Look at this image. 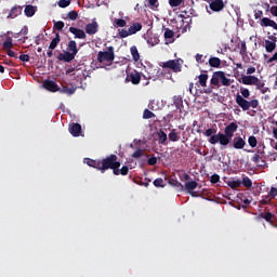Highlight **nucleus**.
<instances>
[{
    "label": "nucleus",
    "instance_id": "obj_1",
    "mask_svg": "<svg viewBox=\"0 0 277 277\" xmlns=\"http://www.w3.org/2000/svg\"><path fill=\"white\" fill-rule=\"evenodd\" d=\"M237 129H239L237 122H230L225 127L224 133L219 132L216 135L211 136L208 142L213 145L220 144L223 148H226V146H228L233 141Z\"/></svg>",
    "mask_w": 277,
    "mask_h": 277
},
{
    "label": "nucleus",
    "instance_id": "obj_2",
    "mask_svg": "<svg viewBox=\"0 0 277 277\" xmlns=\"http://www.w3.org/2000/svg\"><path fill=\"white\" fill-rule=\"evenodd\" d=\"M120 161L118 160V156L111 154L107 156L100 162V172L105 173L107 170H113V174L116 172L117 168H120Z\"/></svg>",
    "mask_w": 277,
    "mask_h": 277
},
{
    "label": "nucleus",
    "instance_id": "obj_3",
    "mask_svg": "<svg viewBox=\"0 0 277 277\" xmlns=\"http://www.w3.org/2000/svg\"><path fill=\"white\" fill-rule=\"evenodd\" d=\"M116 60V54L114 53V47H108L107 51H100L97 53V62L100 64H111Z\"/></svg>",
    "mask_w": 277,
    "mask_h": 277
},
{
    "label": "nucleus",
    "instance_id": "obj_4",
    "mask_svg": "<svg viewBox=\"0 0 277 277\" xmlns=\"http://www.w3.org/2000/svg\"><path fill=\"white\" fill-rule=\"evenodd\" d=\"M162 68H169L173 72H181L183 67L181 66V62L179 60H170L162 63Z\"/></svg>",
    "mask_w": 277,
    "mask_h": 277
},
{
    "label": "nucleus",
    "instance_id": "obj_5",
    "mask_svg": "<svg viewBox=\"0 0 277 277\" xmlns=\"http://www.w3.org/2000/svg\"><path fill=\"white\" fill-rule=\"evenodd\" d=\"M128 81H131L133 85H140V81H142V74L137 70H133L130 74H128Z\"/></svg>",
    "mask_w": 277,
    "mask_h": 277
},
{
    "label": "nucleus",
    "instance_id": "obj_6",
    "mask_svg": "<svg viewBox=\"0 0 277 277\" xmlns=\"http://www.w3.org/2000/svg\"><path fill=\"white\" fill-rule=\"evenodd\" d=\"M84 31L88 34V36H94L95 34H98V22L93 21L92 23L87 24Z\"/></svg>",
    "mask_w": 277,
    "mask_h": 277
},
{
    "label": "nucleus",
    "instance_id": "obj_7",
    "mask_svg": "<svg viewBox=\"0 0 277 277\" xmlns=\"http://www.w3.org/2000/svg\"><path fill=\"white\" fill-rule=\"evenodd\" d=\"M232 148L242 150V148H246V140L241 136H235L232 143Z\"/></svg>",
    "mask_w": 277,
    "mask_h": 277
},
{
    "label": "nucleus",
    "instance_id": "obj_8",
    "mask_svg": "<svg viewBox=\"0 0 277 277\" xmlns=\"http://www.w3.org/2000/svg\"><path fill=\"white\" fill-rule=\"evenodd\" d=\"M236 103L239 107L242 108V111H248V109H250V102H248V100H246L240 94L236 95Z\"/></svg>",
    "mask_w": 277,
    "mask_h": 277
},
{
    "label": "nucleus",
    "instance_id": "obj_9",
    "mask_svg": "<svg viewBox=\"0 0 277 277\" xmlns=\"http://www.w3.org/2000/svg\"><path fill=\"white\" fill-rule=\"evenodd\" d=\"M209 6L212 12H222L225 8L224 0H212Z\"/></svg>",
    "mask_w": 277,
    "mask_h": 277
},
{
    "label": "nucleus",
    "instance_id": "obj_10",
    "mask_svg": "<svg viewBox=\"0 0 277 277\" xmlns=\"http://www.w3.org/2000/svg\"><path fill=\"white\" fill-rule=\"evenodd\" d=\"M241 83L243 85H254L255 83H259V78L256 76H242Z\"/></svg>",
    "mask_w": 277,
    "mask_h": 277
},
{
    "label": "nucleus",
    "instance_id": "obj_11",
    "mask_svg": "<svg viewBox=\"0 0 277 277\" xmlns=\"http://www.w3.org/2000/svg\"><path fill=\"white\" fill-rule=\"evenodd\" d=\"M69 32L74 34L75 38H78L79 40H85L87 38L85 31L77 27H69Z\"/></svg>",
    "mask_w": 277,
    "mask_h": 277
},
{
    "label": "nucleus",
    "instance_id": "obj_12",
    "mask_svg": "<svg viewBox=\"0 0 277 277\" xmlns=\"http://www.w3.org/2000/svg\"><path fill=\"white\" fill-rule=\"evenodd\" d=\"M43 88L45 90H48L49 92H58L60 91L57 83H55L53 80L43 81Z\"/></svg>",
    "mask_w": 277,
    "mask_h": 277
},
{
    "label": "nucleus",
    "instance_id": "obj_13",
    "mask_svg": "<svg viewBox=\"0 0 277 277\" xmlns=\"http://www.w3.org/2000/svg\"><path fill=\"white\" fill-rule=\"evenodd\" d=\"M222 74L223 71H214L212 74V78L210 80L211 85H214V88H220V81H222Z\"/></svg>",
    "mask_w": 277,
    "mask_h": 277
},
{
    "label": "nucleus",
    "instance_id": "obj_14",
    "mask_svg": "<svg viewBox=\"0 0 277 277\" xmlns=\"http://www.w3.org/2000/svg\"><path fill=\"white\" fill-rule=\"evenodd\" d=\"M21 14H23V6L15 5L11 9L6 18H16L17 16H21Z\"/></svg>",
    "mask_w": 277,
    "mask_h": 277
},
{
    "label": "nucleus",
    "instance_id": "obj_15",
    "mask_svg": "<svg viewBox=\"0 0 277 277\" xmlns=\"http://www.w3.org/2000/svg\"><path fill=\"white\" fill-rule=\"evenodd\" d=\"M271 40H265V49H266V53H274V51H276V37H269Z\"/></svg>",
    "mask_w": 277,
    "mask_h": 277
},
{
    "label": "nucleus",
    "instance_id": "obj_16",
    "mask_svg": "<svg viewBox=\"0 0 277 277\" xmlns=\"http://www.w3.org/2000/svg\"><path fill=\"white\" fill-rule=\"evenodd\" d=\"M75 54H71L70 52H65V53H60L57 56V60L60 62H66V63H70L72 62V60H75Z\"/></svg>",
    "mask_w": 277,
    "mask_h": 277
},
{
    "label": "nucleus",
    "instance_id": "obj_17",
    "mask_svg": "<svg viewBox=\"0 0 277 277\" xmlns=\"http://www.w3.org/2000/svg\"><path fill=\"white\" fill-rule=\"evenodd\" d=\"M258 217L259 220H265L268 224H274V214L272 212H261Z\"/></svg>",
    "mask_w": 277,
    "mask_h": 277
},
{
    "label": "nucleus",
    "instance_id": "obj_18",
    "mask_svg": "<svg viewBox=\"0 0 277 277\" xmlns=\"http://www.w3.org/2000/svg\"><path fill=\"white\" fill-rule=\"evenodd\" d=\"M69 133H71V135L74 137H79L81 135V124L79 123H74L70 128H69Z\"/></svg>",
    "mask_w": 277,
    "mask_h": 277
},
{
    "label": "nucleus",
    "instance_id": "obj_19",
    "mask_svg": "<svg viewBox=\"0 0 277 277\" xmlns=\"http://www.w3.org/2000/svg\"><path fill=\"white\" fill-rule=\"evenodd\" d=\"M67 52L77 56V54L79 53V49H77V41L71 40V41L68 42Z\"/></svg>",
    "mask_w": 277,
    "mask_h": 277
},
{
    "label": "nucleus",
    "instance_id": "obj_20",
    "mask_svg": "<svg viewBox=\"0 0 277 277\" xmlns=\"http://www.w3.org/2000/svg\"><path fill=\"white\" fill-rule=\"evenodd\" d=\"M60 42H62V37H60V32H56L55 38L52 39V41L50 42V45H49L50 51H55Z\"/></svg>",
    "mask_w": 277,
    "mask_h": 277
},
{
    "label": "nucleus",
    "instance_id": "obj_21",
    "mask_svg": "<svg viewBox=\"0 0 277 277\" xmlns=\"http://www.w3.org/2000/svg\"><path fill=\"white\" fill-rule=\"evenodd\" d=\"M128 29L130 31V36H133L137 34V31H142V23L136 22L132 24Z\"/></svg>",
    "mask_w": 277,
    "mask_h": 277
},
{
    "label": "nucleus",
    "instance_id": "obj_22",
    "mask_svg": "<svg viewBox=\"0 0 277 277\" xmlns=\"http://www.w3.org/2000/svg\"><path fill=\"white\" fill-rule=\"evenodd\" d=\"M115 176H127V174H129V167L128 166H123L121 169L120 167H117V169L115 170Z\"/></svg>",
    "mask_w": 277,
    "mask_h": 277
},
{
    "label": "nucleus",
    "instance_id": "obj_23",
    "mask_svg": "<svg viewBox=\"0 0 277 277\" xmlns=\"http://www.w3.org/2000/svg\"><path fill=\"white\" fill-rule=\"evenodd\" d=\"M85 163L90 166V168H95L101 171V160H94L91 158L85 159Z\"/></svg>",
    "mask_w": 277,
    "mask_h": 277
},
{
    "label": "nucleus",
    "instance_id": "obj_24",
    "mask_svg": "<svg viewBox=\"0 0 277 277\" xmlns=\"http://www.w3.org/2000/svg\"><path fill=\"white\" fill-rule=\"evenodd\" d=\"M209 65L211 66V68H220V66H222V60H220V57H210L209 58Z\"/></svg>",
    "mask_w": 277,
    "mask_h": 277
},
{
    "label": "nucleus",
    "instance_id": "obj_25",
    "mask_svg": "<svg viewBox=\"0 0 277 277\" xmlns=\"http://www.w3.org/2000/svg\"><path fill=\"white\" fill-rule=\"evenodd\" d=\"M157 135H158V142H159V144H162V145H167L168 143H166V142H168V134H166L164 132H163V130H159L158 131V133H157Z\"/></svg>",
    "mask_w": 277,
    "mask_h": 277
},
{
    "label": "nucleus",
    "instance_id": "obj_26",
    "mask_svg": "<svg viewBox=\"0 0 277 277\" xmlns=\"http://www.w3.org/2000/svg\"><path fill=\"white\" fill-rule=\"evenodd\" d=\"M251 161H253V163H256L261 168H263V166H265V159L263 158V156H261L259 154H254ZM259 163H261V164H259Z\"/></svg>",
    "mask_w": 277,
    "mask_h": 277
},
{
    "label": "nucleus",
    "instance_id": "obj_27",
    "mask_svg": "<svg viewBox=\"0 0 277 277\" xmlns=\"http://www.w3.org/2000/svg\"><path fill=\"white\" fill-rule=\"evenodd\" d=\"M198 83L201 88H207V81H209V75L208 74H201L198 76Z\"/></svg>",
    "mask_w": 277,
    "mask_h": 277
},
{
    "label": "nucleus",
    "instance_id": "obj_28",
    "mask_svg": "<svg viewBox=\"0 0 277 277\" xmlns=\"http://www.w3.org/2000/svg\"><path fill=\"white\" fill-rule=\"evenodd\" d=\"M169 185H171L172 187H176L177 189H180V192H183L184 189L183 184L175 180L174 177L169 179Z\"/></svg>",
    "mask_w": 277,
    "mask_h": 277
},
{
    "label": "nucleus",
    "instance_id": "obj_29",
    "mask_svg": "<svg viewBox=\"0 0 277 277\" xmlns=\"http://www.w3.org/2000/svg\"><path fill=\"white\" fill-rule=\"evenodd\" d=\"M147 8L154 12H159V0H148Z\"/></svg>",
    "mask_w": 277,
    "mask_h": 277
},
{
    "label": "nucleus",
    "instance_id": "obj_30",
    "mask_svg": "<svg viewBox=\"0 0 277 277\" xmlns=\"http://www.w3.org/2000/svg\"><path fill=\"white\" fill-rule=\"evenodd\" d=\"M130 53H131L132 60H133L134 62H137V61L140 60V51H137V47L132 45V47L130 48Z\"/></svg>",
    "mask_w": 277,
    "mask_h": 277
},
{
    "label": "nucleus",
    "instance_id": "obj_31",
    "mask_svg": "<svg viewBox=\"0 0 277 277\" xmlns=\"http://www.w3.org/2000/svg\"><path fill=\"white\" fill-rule=\"evenodd\" d=\"M198 187V182L190 181L185 183V189L186 192H194Z\"/></svg>",
    "mask_w": 277,
    "mask_h": 277
},
{
    "label": "nucleus",
    "instance_id": "obj_32",
    "mask_svg": "<svg viewBox=\"0 0 277 277\" xmlns=\"http://www.w3.org/2000/svg\"><path fill=\"white\" fill-rule=\"evenodd\" d=\"M228 187H230V189H237L239 187H241V181L240 180H230L227 182Z\"/></svg>",
    "mask_w": 277,
    "mask_h": 277
},
{
    "label": "nucleus",
    "instance_id": "obj_33",
    "mask_svg": "<svg viewBox=\"0 0 277 277\" xmlns=\"http://www.w3.org/2000/svg\"><path fill=\"white\" fill-rule=\"evenodd\" d=\"M24 12L26 16L31 17L34 16V14H36V8H34V5L28 4L25 6Z\"/></svg>",
    "mask_w": 277,
    "mask_h": 277
},
{
    "label": "nucleus",
    "instance_id": "obj_34",
    "mask_svg": "<svg viewBox=\"0 0 277 277\" xmlns=\"http://www.w3.org/2000/svg\"><path fill=\"white\" fill-rule=\"evenodd\" d=\"M14 44L12 43V37H6V40L2 43V49L9 51Z\"/></svg>",
    "mask_w": 277,
    "mask_h": 277
},
{
    "label": "nucleus",
    "instance_id": "obj_35",
    "mask_svg": "<svg viewBox=\"0 0 277 277\" xmlns=\"http://www.w3.org/2000/svg\"><path fill=\"white\" fill-rule=\"evenodd\" d=\"M173 105L181 111L183 109V97H174Z\"/></svg>",
    "mask_w": 277,
    "mask_h": 277
},
{
    "label": "nucleus",
    "instance_id": "obj_36",
    "mask_svg": "<svg viewBox=\"0 0 277 277\" xmlns=\"http://www.w3.org/2000/svg\"><path fill=\"white\" fill-rule=\"evenodd\" d=\"M150 118H156V115L155 113L150 111L148 108H146L144 111H143V119L144 120H150Z\"/></svg>",
    "mask_w": 277,
    "mask_h": 277
},
{
    "label": "nucleus",
    "instance_id": "obj_37",
    "mask_svg": "<svg viewBox=\"0 0 277 277\" xmlns=\"http://www.w3.org/2000/svg\"><path fill=\"white\" fill-rule=\"evenodd\" d=\"M221 83H222V85L228 87V85H230V83H233V80L227 78L226 74L223 71V74L221 76Z\"/></svg>",
    "mask_w": 277,
    "mask_h": 277
},
{
    "label": "nucleus",
    "instance_id": "obj_38",
    "mask_svg": "<svg viewBox=\"0 0 277 277\" xmlns=\"http://www.w3.org/2000/svg\"><path fill=\"white\" fill-rule=\"evenodd\" d=\"M113 25L114 27H127V21L122 18H115Z\"/></svg>",
    "mask_w": 277,
    "mask_h": 277
},
{
    "label": "nucleus",
    "instance_id": "obj_39",
    "mask_svg": "<svg viewBox=\"0 0 277 277\" xmlns=\"http://www.w3.org/2000/svg\"><path fill=\"white\" fill-rule=\"evenodd\" d=\"M170 142H179V133H176V129L171 130L169 133Z\"/></svg>",
    "mask_w": 277,
    "mask_h": 277
},
{
    "label": "nucleus",
    "instance_id": "obj_40",
    "mask_svg": "<svg viewBox=\"0 0 277 277\" xmlns=\"http://www.w3.org/2000/svg\"><path fill=\"white\" fill-rule=\"evenodd\" d=\"M241 185H243V187H247L248 189H250V187H252V180L248 176H245V177H242Z\"/></svg>",
    "mask_w": 277,
    "mask_h": 277
},
{
    "label": "nucleus",
    "instance_id": "obj_41",
    "mask_svg": "<svg viewBox=\"0 0 277 277\" xmlns=\"http://www.w3.org/2000/svg\"><path fill=\"white\" fill-rule=\"evenodd\" d=\"M248 144H249V146H251V148H256V144H259L256 136H254V135L249 136Z\"/></svg>",
    "mask_w": 277,
    "mask_h": 277
},
{
    "label": "nucleus",
    "instance_id": "obj_42",
    "mask_svg": "<svg viewBox=\"0 0 277 277\" xmlns=\"http://www.w3.org/2000/svg\"><path fill=\"white\" fill-rule=\"evenodd\" d=\"M206 137H213V135H217V129L215 128H209L205 132Z\"/></svg>",
    "mask_w": 277,
    "mask_h": 277
},
{
    "label": "nucleus",
    "instance_id": "obj_43",
    "mask_svg": "<svg viewBox=\"0 0 277 277\" xmlns=\"http://www.w3.org/2000/svg\"><path fill=\"white\" fill-rule=\"evenodd\" d=\"M185 0H169V5L171 8H179L180 5H183Z\"/></svg>",
    "mask_w": 277,
    "mask_h": 277
},
{
    "label": "nucleus",
    "instance_id": "obj_44",
    "mask_svg": "<svg viewBox=\"0 0 277 277\" xmlns=\"http://www.w3.org/2000/svg\"><path fill=\"white\" fill-rule=\"evenodd\" d=\"M77 89H75V87L68 88V87H63V89L61 90V92H63V94H75Z\"/></svg>",
    "mask_w": 277,
    "mask_h": 277
},
{
    "label": "nucleus",
    "instance_id": "obj_45",
    "mask_svg": "<svg viewBox=\"0 0 277 277\" xmlns=\"http://www.w3.org/2000/svg\"><path fill=\"white\" fill-rule=\"evenodd\" d=\"M53 23H54L53 29H56L57 31H62V29H64V22H62V21H58V22L53 21Z\"/></svg>",
    "mask_w": 277,
    "mask_h": 277
},
{
    "label": "nucleus",
    "instance_id": "obj_46",
    "mask_svg": "<svg viewBox=\"0 0 277 277\" xmlns=\"http://www.w3.org/2000/svg\"><path fill=\"white\" fill-rule=\"evenodd\" d=\"M164 38H166V40H170V39L174 38V31L171 30L170 28H166Z\"/></svg>",
    "mask_w": 277,
    "mask_h": 277
},
{
    "label": "nucleus",
    "instance_id": "obj_47",
    "mask_svg": "<svg viewBox=\"0 0 277 277\" xmlns=\"http://www.w3.org/2000/svg\"><path fill=\"white\" fill-rule=\"evenodd\" d=\"M154 185L156 187H166V182L163 181V179L158 177L154 181Z\"/></svg>",
    "mask_w": 277,
    "mask_h": 277
},
{
    "label": "nucleus",
    "instance_id": "obj_48",
    "mask_svg": "<svg viewBox=\"0 0 277 277\" xmlns=\"http://www.w3.org/2000/svg\"><path fill=\"white\" fill-rule=\"evenodd\" d=\"M67 17L69 18V21H77V18H79V13H77V11H70L67 14Z\"/></svg>",
    "mask_w": 277,
    "mask_h": 277
},
{
    "label": "nucleus",
    "instance_id": "obj_49",
    "mask_svg": "<svg viewBox=\"0 0 277 277\" xmlns=\"http://www.w3.org/2000/svg\"><path fill=\"white\" fill-rule=\"evenodd\" d=\"M129 36H131L129 29H119V38H129Z\"/></svg>",
    "mask_w": 277,
    "mask_h": 277
},
{
    "label": "nucleus",
    "instance_id": "obj_50",
    "mask_svg": "<svg viewBox=\"0 0 277 277\" xmlns=\"http://www.w3.org/2000/svg\"><path fill=\"white\" fill-rule=\"evenodd\" d=\"M248 53V47L246 45V41L240 42V55H246Z\"/></svg>",
    "mask_w": 277,
    "mask_h": 277
},
{
    "label": "nucleus",
    "instance_id": "obj_51",
    "mask_svg": "<svg viewBox=\"0 0 277 277\" xmlns=\"http://www.w3.org/2000/svg\"><path fill=\"white\" fill-rule=\"evenodd\" d=\"M274 21L273 19H269L268 17H264V18H262V25L264 26V27H272V23H273Z\"/></svg>",
    "mask_w": 277,
    "mask_h": 277
},
{
    "label": "nucleus",
    "instance_id": "obj_52",
    "mask_svg": "<svg viewBox=\"0 0 277 277\" xmlns=\"http://www.w3.org/2000/svg\"><path fill=\"white\" fill-rule=\"evenodd\" d=\"M29 34V28L27 26H23L21 31H19V35L21 36H24V39L27 40V35Z\"/></svg>",
    "mask_w": 277,
    "mask_h": 277
},
{
    "label": "nucleus",
    "instance_id": "obj_53",
    "mask_svg": "<svg viewBox=\"0 0 277 277\" xmlns=\"http://www.w3.org/2000/svg\"><path fill=\"white\" fill-rule=\"evenodd\" d=\"M144 156V151L142 149H137L132 154L133 159H140V157Z\"/></svg>",
    "mask_w": 277,
    "mask_h": 277
},
{
    "label": "nucleus",
    "instance_id": "obj_54",
    "mask_svg": "<svg viewBox=\"0 0 277 277\" xmlns=\"http://www.w3.org/2000/svg\"><path fill=\"white\" fill-rule=\"evenodd\" d=\"M207 60V56L202 55V54H197L196 55V62L198 64H205V61Z\"/></svg>",
    "mask_w": 277,
    "mask_h": 277
},
{
    "label": "nucleus",
    "instance_id": "obj_55",
    "mask_svg": "<svg viewBox=\"0 0 277 277\" xmlns=\"http://www.w3.org/2000/svg\"><path fill=\"white\" fill-rule=\"evenodd\" d=\"M255 155H260V157H265V145L260 146L255 153Z\"/></svg>",
    "mask_w": 277,
    "mask_h": 277
},
{
    "label": "nucleus",
    "instance_id": "obj_56",
    "mask_svg": "<svg viewBox=\"0 0 277 277\" xmlns=\"http://www.w3.org/2000/svg\"><path fill=\"white\" fill-rule=\"evenodd\" d=\"M70 5V0H60L58 8H68Z\"/></svg>",
    "mask_w": 277,
    "mask_h": 277
},
{
    "label": "nucleus",
    "instance_id": "obj_57",
    "mask_svg": "<svg viewBox=\"0 0 277 277\" xmlns=\"http://www.w3.org/2000/svg\"><path fill=\"white\" fill-rule=\"evenodd\" d=\"M250 107H252V109H256V107H259V100H251L249 102V109Z\"/></svg>",
    "mask_w": 277,
    "mask_h": 277
},
{
    "label": "nucleus",
    "instance_id": "obj_58",
    "mask_svg": "<svg viewBox=\"0 0 277 277\" xmlns=\"http://www.w3.org/2000/svg\"><path fill=\"white\" fill-rule=\"evenodd\" d=\"M240 94L242 95V98H250V90L248 89L240 90Z\"/></svg>",
    "mask_w": 277,
    "mask_h": 277
},
{
    "label": "nucleus",
    "instance_id": "obj_59",
    "mask_svg": "<svg viewBox=\"0 0 277 277\" xmlns=\"http://www.w3.org/2000/svg\"><path fill=\"white\" fill-rule=\"evenodd\" d=\"M268 196L274 199L277 196V188L276 187H272L271 190L268 192Z\"/></svg>",
    "mask_w": 277,
    "mask_h": 277
},
{
    "label": "nucleus",
    "instance_id": "obj_60",
    "mask_svg": "<svg viewBox=\"0 0 277 277\" xmlns=\"http://www.w3.org/2000/svg\"><path fill=\"white\" fill-rule=\"evenodd\" d=\"M210 182L213 183V184L220 183V176L217 174L211 175Z\"/></svg>",
    "mask_w": 277,
    "mask_h": 277
},
{
    "label": "nucleus",
    "instance_id": "obj_61",
    "mask_svg": "<svg viewBox=\"0 0 277 277\" xmlns=\"http://www.w3.org/2000/svg\"><path fill=\"white\" fill-rule=\"evenodd\" d=\"M256 87V90H261L262 88H265V82L261 81L259 78H258V82L255 84H253Z\"/></svg>",
    "mask_w": 277,
    "mask_h": 277
},
{
    "label": "nucleus",
    "instance_id": "obj_62",
    "mask_svg": "<svg viewBox=\"0 0 277 277\" xmlns=\"http://www.w3.org/2000/svg\"><path fill=\"white\" fill-rule=\"evenodd\" d=\"M147 163L148 166H157V157L148 158Z\"/></svg>",
    "mask_w": 277,
    "mask_h": 277
},
{
    "label": "nucleus",
    "instance_id": "obj_63",
    "mask_svg": "<svg viewBox=\"0 0 277 277\" xmlns=\"http://www.w3.org/2000/svg\"><path fill=\"white\" fill-rule=\"evenodd\" d=\"M18 60H21V62H29V56L28 54H21Z\"/></svg>",
    "mask_w": 277,
    "mask_h": 277
},
{
    "label": "nucleus",
    "instance_id": "obj_64",
    "mask_svg": "<svg viewBox=\"0 0 277 277\" xmlns=\"http://www.w3.org/2000/svg\"><path fill=\"white\" fill-rule=\"evenodd\" d=\"M271 14H273V16H277V5H273L271 8Z\"/></svg>",
    "mask_w": 277,
    "mask_h": 277
}]
</instances>
